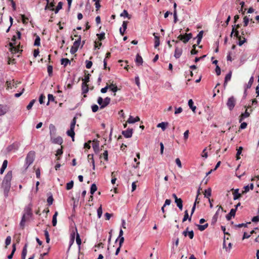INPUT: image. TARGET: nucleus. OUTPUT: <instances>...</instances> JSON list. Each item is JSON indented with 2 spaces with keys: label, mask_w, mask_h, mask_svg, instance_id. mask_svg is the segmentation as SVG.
Masks as SVG:
<instances>
[{
  "label": "nucleus",
  "mask_w": 259,
  "mask_h": 259,
  "mask_svg": "<svg viewBox=\"0 0 259 259\" xmlns=\"http://www.w3.org/2000/svg\"><path fill=\"white\" fill-rule=\"evenodd\" d=\"M250 113L247 111V109L246 110L244 113H242L240 116L239 122L241 123L242 121L245 118L249 117Z\"/></svg>",
  "instance_id": "nucleus-17"
},
{
  "label": "nucleus",
  "mask_w": 259,
  "mask_h": 259,
  "mask_svg": "<svg viewBox=\"0 0 259 259\" xmlns=\"http://www.w3.org/2000/svg\"><path fill=\"white\" fill-rule=\"evenodd\" d=\"M35 102V100H31L30 103H29V104L26 107V108L27 110H30L31 109L32 107L33 106L34 103Z\"/></svg>",
  "instance_id": "nucleus-53"
},
{
  "label": "nucleus",
  "mask_w": 259,
  "mask_h": 259,
  "mask_svg": "<svg viewBox=\"0 0 259 259\" xmlns=\"http://www.w3.org/2000/svg\"><path fill=\"white\" fill-rule=\"evenodd\" d=\"M90 74H88L87 75L84 76V78L82 79L83 82L82 84H87V83L89 82L90 79Z\"/></svg>",
  "instance_id": "nucleus-46"
},
{
  "label": "nucleus",
  "mask_w": 259,
  "mask_h": 259,
  "mask_svg": "<svg viewBox=\"0 0 259 259\" xmlns=\"http://www.w3.org/2000/svg\"><path fill=\"white\" fill-rule=\"evenodd\" d=\"M85 64H85L86 68L88 69L91 68L93 65L92 62L91 61H88V60H87L85 61Z\"/></svg>",
  "instance_id": "nucleus-55"
},
{
  "label": "nucleus",
  "mask_w": 259,
  "mask_h": 259,
  "mask_svg": "<svg viewBox=\"0 0 259 259\" xmlns=\"http://www.w3.org/2000/svg\"><path fill=\"white\" fill-rule=\"evenodd\" d=\"M97 187L95 184H93L91 185V189H90V193L93 195L94 193L97 191Z\"/></svg>",
  "instance_id": "nucleus-41"
},
{
  "label": "nucleus",
  "mask_w": 259,
  "mask_h": 259,
  "mask_svg": "<svg viewBox=\"0 0 259 259\" xmlns=\"http://www.w3.org/2000/svg\"><path fill=\"white\" fill-rule=\"evenodd\" d=\"M44 235L46 237V242L49 243L50 242V237H49V232L47 230H45L44 231Z\"/></svg>",
  "instance_id": "nucleus-49"
},
{
  "label": "nucleus",
  "mask_w": 259,
  "mask_h": 259,
  "mask_svg": "<svg viewBox=\"0 0 259 259\" xmlns=\"http://www.w3.org/2000/svg\"><path fill=\"white\" fill-rule=\"evenodd\" d=\"M182 49L176 47L175 48L174 56L176 59H179L182 54Z\"/></svg>",
  "instance_id": "nucleus-12"
},
{
  "label": "nucleus",
  "mask_w": 259,
  "mask_h": 259,
  "mask_svg": "<svg viewBox=\"0 0 259 259\" xmlns=\"http://www.w3.org/2000/svg\"><path fill=\"white\" fill-rule=\"evenodd\" d=\"M57 215H58V212L56 211L55 212L54 214L53 215V219H52V225L54 227L56 226L57 225Z\"/></svg>",
  "instance_id": "nucleus-28"
},
{
  "label": "nucleus",
  "mask_w": 259,
  "mask_h": 259,
  "mask_svg": "<svg viewBox=\"0 0 259 259\" xmlns=\"http://www.w3.org/2000/svg\"><path fill=\"white\" fill-rule=\"evenodd\" d=\"M192 35L190 33L189 34H186L185 35H180L178 38L180 40H182L184 43H186L192 38Z\"/></svg>",
  "instance_id": "nucleus-8"
},
{
  "label": "nucleus",
  "mask_w": 259,
  "mask_h": 259,
  "mask_svg": "<svg viewBox=\"0 0 259 259\" xmlns=\"http://www.w3.org/2000/svg\"><path fill=\"white\" fill-rule=\"evenodd\" d=\"M98 37L100 40H102L105 38V33L102 32L100 34H97Z\"/></svg>",
  "instance_id": "nucleus-56"
},
{
  "label": "nucleus",
  "mask_w": 259,
  "mask_h": 259,
  "mask_svg": "<svg viewBox=\"0 0 259 259\" xmlns=\"http://www.w3.org/2000/svg\"><path fill=\"white\" fill-rule=\"evenodd\" d=\"M236 104V99L233 96L229 98L227 102V106L230 110H232Z\"/></svg>",
  "instance_id": "nucleus-6"
},
{
  "label": "nucleus",
  "mask_w": 259,
  "mask_h": 259,
  "mask_svg": "<svg viewBox=\"0 0 259 259\" xmlns=\"http://www.w3.org/2000/svg\"><path fill=\"white\" fill-rule=\"evenodd\" d=\"M108 89H110L114 93H116L118 90L117 86L112 83L108 85Z\"/></svg>",
  "instance_id": "nucleus-29"
},
{
  "label": "nucleus",
  "mask_w": 259,
  "mask_h": 259,
  "mask_svg": "<svg viewBox=\"0 0 259 259\" xmlns=\"http://www.w3.org/2000/svg\"><path fill=\"white\" fill-rule=\"evenodd\" d=\"M232 76V72H229L225 76L224 84H227V82L230 80Z\"/></svg>",
  "instance_id": "nucleus-36"
},
{
  "label": "nucleus",
  "mask_w": 259,
  "mask_h": 259,
  "mask_svg": "<svg viewBox=\"0 0 259 259\" xmlns=\"http://www.w3.org/2000/svg\"><path fill=\"white\" fill-rule=\"evenodd\" d=\"M236 209H231L229 214L226 215V219L229 221L231 219L232 217H234L235 215Z\"/></svg>",
  "instance_id": "nucleus-16"
},
{
  "label": "nucleus",
  "mask_w": 259,
  "mask_h": 259,
  "mask_svg": "<svg viewBox=\"0 0 259 259\" xmlns=\"http://www.w3.org/2000/svg\"><path fill=\"white\" fill-rule=\"evenodd\" d=\"M189 130L186 131L184 133V139L186 141L189 137Z\"/></svg>",
  "instance_id": "nucleus-60"
},
{
  "label": "nucleus",
  "mask_w": 259,
  "mask_h": 259,
  "mask_svg": "<svg viewBox=\"0 0 259 259\" xmlns=\"http://www.w3.org/2000/svg\"><path fill=\"white\" fill-rule=\"evenodd\" d=\"M211 190L210 188H208L207 190H205L204 192V197H206L207 198H209V197L211 196Z\"/></svg>",
  "instance_id": "nucleus-33"
},
{
  "label": "nucleus",
  "mask_w": 259,
  "mask_h": 259,
  "mask_svg": "<svg viewBox=\"0 0 259 259\" xmlns=\"http://www.w3.org/2000/svg\"><path fill=\"white\" fill-rule=\"evenodd\" d=\"M77 50H78V48H75V47L72 46L70 49V52L71 54H74L77 51Z\"/></svg>",
  "instance_id": "nucleus-59"
},
{
  "label": "nucleus",
  "mask_w": 259,
  "mask_h": 259,
  "mask_svg": "<svg viewBox=\"0 0 259 259\" xmlns=\"http://www.w3.org/2000/svg\"><path fill=\"white\" fill-rule=\"evenodd\" d=\"M16 251V245L15 244H13V249H12V252L10 254H9L8 256V259H11L12 258L13 256V255H14V253L15 252V251Z\"/></svg>",
  "instance_id": "nucleus-44"
},
{
  "label": "nucleus",
  "mask_w": 259,
  "mask_h": 259,
  "mask_svg": "<svg viewBox=\"0 0 259 259\" xmlns=\"http://www.w3.org/2000/svg\"><path fill=\"white\" fill-rule=\"evenodd\" d=\"M168 124L167 122H162L157 124L158 127H160L162 130V131H164L166 128V125Z\"/></svg>",
  "instance_id": "nucleus-34"
},
{
  "label": "nucleus",
  "mask_w": 259,
  "mask_h": 259,
  "mask_svg": "<svg viewBox=\"0 0 259 259\" xmlns=\"http://www.w3.org/2000/svg\"><path fill=\"white\" fill-rule=\"evenodd\" d=\"M102 212H103V211H102V206L101 205L97 209V215H98V218H101L102 215Z\"/></svg>",
  "instance_id": "nucleus-47"
},
{
  "label": "nucleus",
  "mask_w": 259,
  "mask_h": 259,
  "mask_svg": "<svg viewBox=\"0 0 259 259\" xmlns=\"http://www.w3.org/2000/svg\"><path fill=\"white\" fill-rule=\"evenodd\" d=\"M76 122V118L75 117L73 118L72 120L71 121V124H70V130L67 131V135L68 136H70L72 138V140L73 141H74V136H75V133H74V128Z\"/></svg>",
  "instance_id": "nucleus-3"
},
{
  "label": "nucleus",
  "mask_w": 259,
  "mask_h": 259,
  "mask_svg": "<svg viewBox=\"0 0 259 259\" xmlns=\"http://www.w3.org/2000/svg\"><path fill=\"white\" fill-rule=\"evenodd\" d=\"M62 3L61 2H59L58 4V5L55 10V13L56 14L57 13L59 12V11L62 9Z\"/></svg>",
  "instance_id": "nucleus-50"
},
{
  "label": "nucleus",
  "mask_w": 259,
  "mask_h": 259,
  "mask_svg": "<svg viewBox=\"0 0 259 259\" xmlns=\"http://www.w3.org/2000/svg\"><path fill=\"white\" fill-rule=\"evenodd\" d=\"M28 220H27L26 219H25L24 218H22L21 219V222L20 223V226L22 228V229L24 228V226H25V222H26V221H27Z\"/></svg>",
  "instance_id": "nucleus-48"
},
{
  "label": "nucleus",
  "mask_w": 259,
  "mask_h": 259,
  "mask_svg": "<svg viewBox=\"0 0 259 259\" xmlns=\"http://www.w3.org/2000/svg\"><path fill=\"white\" fill-rule=\"evenodd\" d=\"M12 179V171H9L5 176L2 182V188L4 189V194L6 198L9 196L11 188V182Z\"/></svg>",
  "instance_id": "nucleus-1"
},
{
  "label": "nucleus",
  "mask_w": 259,
  "mask_h": 259,
  "mask_svg": "<svg viewBox=\"0 0 259 259\" xmlns=\"http://www.w3.org/2000/svg\"><path fill=\"white\" fill-rule=\"evenodd\" d=\"M40 45V39L39 36L37 35L35 37L34 45L36 46H39Z\"/></svg>",
  "instance_id": "nucleus-43"
},
{
  "label": "nucleus",
  "mask_w": 259,
  "mask_h": 259,
  "mask_svg": "<svg viewBox=\"0 0 259 259\" xmlns=\"http://www.w3.org/2000/svg\"><path fill=\"white\" fill-rule=\"evenodd\" d=\"M243 150V148L242 147H239L237 149V153H236V160H239L240 158V155L242 153V151Z\"/></svg>",
  "instance_id": "nucleus-40"
},
{
  "label": "nucleus",
  "mask_w": 259,
  "mask_h": 259,
  "mask_svg": "<svg viewBox=\"0 0 259 259\" xmlns=\"http://www.w3.org/2000/svg\"><path fill=\"white\" fill-rule=\"evenodd\" d=\"M154 36V47L156 48L157 47H158L160 45V40L159 36L155 35V34H153Z\"/></svg>",
  "instance_id": "nucleus-24"
},
{
  "label": "nucleus",
  "mask_w": 259,
  "mask_h": 259,
  "mask_svg": "<svg viewBox=\"0 0 259 259\" xmlns=\"http://www.w3.org/2000/svg\"><path fill=\"white\" fill-rule=\"evenodd\" d=\"M27 245L25 244L23 247L22 254H21V258L22 259H25L26 256L27 255Z\"/></svg>",
  "instance_id": "nucleus-21"
},
{
  "label": "nucleus",
  "mask_w": 259,
  "mask_h": 259,
  "mask_svg": "<svg viewBox=\"0 0 259 259\" xmlns=\"http://www.w3.org/2000/svg\"><path fill=\"white\" fill-rule=\"evenodd\" d=\"M175 202L177 203V205L179 208V209L182 210L183 209V201L182 199L179 198L177 199L175 201Z\"/></svg>",
  "instance_id": "nucleus-23"
},
{
  "label": "nucleus",
  "mask_w": 259,
  "mask_h": 259,
  "mask_svg": "<svg viewBox=\"0 0 259 259\" xmlns=\"http://www.w3.org/2000/svg\"><path fill=\"white\" fill-rule=\"evenodd\" d=\"M75 232L76 233V242L77 244L78 245V246L79 247L80 245H81V239L80 238L79 234L77 233L76 228H75Z\"/></svg>",
  "instance_id": "nucleus-27"
},
{
  "label": "nucleus",
  "mask_w": 259,
  "mask_h": 259,
  "mask_svg": "<svg viewBox=\"0 0 259 259\" xmlns=\"http://www.w3.org/2000/svg\"><path fill=\"white\" fill-rule=\"evenodd\" d=\"M217 207H218L219 208L212 218L211 225H214L216 223L220 212L223 211V208L221 206L218 205Z\"/></svg>",
  "instance_id": "nucleus-7"
},
{
  "label": "nucleus",
  "mask_w": 259,
  "mask_h": 259,
  "mask_svg": "<svg viewBox=\"0 0 259 259\" xmlns=\"http://www.w3.org/2000/svg\"><path fill=\"white\" fill-rule=\"evenodd\" d=\"M208 225L207 223L204 225H197L198 228L199 230H200V231H204L208 227Z\"/></svg>",
  "instance_id": "nucleus-38"
},
{
  "label": "nucleus",
  "mask_w": 259,
  "mask_h": 259,
  "mask_svg": "<svg viewBox=\"0 0 259 259\" xmlns=\"http://www.w3.org/2000/svg\"><path fill=\"white\" fill-rule=\"evenodd\" d=\"M9 110L7 105L0 104V116L4 115Z\"/></svg>",
  "instance_id": "nucleus-10"
},
{
  "label": "nucleus",
  "mask_w": 259,
  "mask_h": 259,
  "mask_svg": "<svg viewBox=\"0 0 259 259\" xmlns=\"http://www.w3.org/2000/svg\"><path fill=\"white\" fill-rule=\"evenodd\" d=\"M102 156L103 157H104V159L106 160V161H108V151L107 150H105L103 154H102Z\"/></svg>",
  "instance_id": "nucleus-63"
},
{
  "label": "nucleus",
  "mask_w": 259,
  "mask_h": 259,
  "mask_svg": "<svg viewBox=\"0 0 259 259\" xmlns=\"http://www.w3.org/2000/svg\"><path fill=\"white\" fill-rule=\"evenodd\" d=\"M53 198L52 196H49L47 199V202L48 203L49 205H52L53 202Z\"/></svg>",
  "instance_id": "nucleus-62"
},
{
  "label": "nucleus",
  "mask_w": 259,
  "mask_h": 259,
  "mask_svg": "<svg viewBox=\"0 0 259 259\" xmlns=\"http://www.w3.org/2000/svg\"><path fill=\"white\" fill-rule=\"evenodd\" d=\"M176 163L179 168L182 167V163L179 158H178L176 159Z\"/></svg>",
  "instance_id": "nucleus-64"
},
{
  "label": "nucleus",
  "mask_w": 259,
  "mask_h": 259,
  "mask_svg": "<svg viewBox=\"0 0 259 259\" xmlns=\"http://www.w3.org/2000/svg\"><path fill=\"white\" fill-rule=\"evenodd\" d=\"M73 184L74 183L73 181H71L69 183H67L66 187V189L68 190L71 189L73 187Z\"/></svg>",
  "instance_id": "nucleus-45"
},
{
  "label": "nucleus",
  "mask_w": 259,
  "mask_h": 259,
  "mask_svg": "<svg viewBox=\"0 0 259 259\" xmlns=\"http://www.w3.org/2000/svg\"><path fill=\"white\" fill-rule=\"evenodd\" d=\"M7 165H8V161L7 160H5L3 161L2 166L1 168V169H0V174L1 175L4 173L5 169L7 168Z\"/></svg>",
  "instance_id": "nucleus-20"
},
{
  "label": "nucleus",
  "mask_w": 259,
  "mask_h": 259,
  "mask_svg": "<svg viewBox=\"0 0 259 259\" xmlns=\"http://www.w3.org/2000/svg\"><path fill=\"white\" fill-rule=\"evenodd\" d=\"M187 219H188L189 221L190 222L191 221V216L190 218H189L188 210H186L185 211V214L183 219V222H185Z\"/></svg>",
  "instance_id": "nucleus-37"
},
{
  "label": "nucleus",
  "mask_w": 259,
  "mask_h": 259,
  "mask_svg": "<svg viewBox=\"0 0 259 259\" xmlns=\"http://www.w3.org/2000/svg\"><path fill=\"white\" fill-rule=\"evenodd\" d=\"M11 242V237L10 236L7 237L5 240V244L6 246L10 245Z\"/></svg>",
  "instance_id": "nucleus-54"
},
{
  "label": "nucleus",
  "mask_w": 259,
  "mask_h": 259,
  "mask_svg": "<svg viewBox=\"0 0 259 259\" xmlns=\"http://www.w3.org/2000/svg\"><path fill=\"white\" fill-rule=\"evenodd\" d=\"M93 149L96 152L99 151V144L98 142H96L93 145Z\"/></svg>",
  "instance_id": "nucleus-42"
},
{
  "label": "nucleus",
  "mask_w": 259,
  "mask_h": 259,
  "mask_svg": "<svg viewBox=\"0 0 259 259\" xmlns=\"http://www.w3.org/2000/svg\"><path fill=\"white\" fill-rule=\"evenodd\" d=\"M243 189H244V190L242 191V194H245V193H246L247 192H248L250 189H249V185H247V186H245L243 187Z\"/></svg>",
  "instance_id": "nucleus-58"
},
{
  "label": "nucleus",
  "mask_w": 259,
  "mask_h": 259,
  "mask_svg": "<svg viewBox=\"0 0 259 259\" xmlns=\"http://www.w3.org/2000/svg\"><path fill=\"white\" fill-rule=\"evenodd\" d=\"M47 71L50 76H52L53 73V67L52 66H48L47 68Z\"/></svg>",
  "instance_id": "nucleus-52"
},
{
  "label": "nucleus",
  "mask_w": 259,
  "mask_h": 259,
  "mask_svg": "<svg viewBox=\"0 0 259 259\" xmlns=\"http://www.w3.org/2000/svg\"><path fill=\"white\" fill-rule=\"evenodd\" d=\"M122 134L123 136L126 138H131L133 135V130L128 128L125 131H122Z\"/></svg>",
  "instance_id": "nucleus-11"
},
{
  "label": "nucleus",
  "mask_w": 259,
  "mask_h": 259,
  "mask_svg": "<svg viewBox=\"0 0 259 259\" xmlns=\"http://www.w3.org/2000/svg\"><path fill=\"white\" fill-rule=\"evenodd\" d=\"M111 99L109 97H106L104 100L101 97H98L97 100L98 104L100 106V108L103 109L109 104Z\"/></svg>",
  "instance_id": "nucleus-4"
},
{
  "label": "nucleus",
  "mask_w": 259,
  "mask_h": 259,
  "mask_svg": "<svg viewBox=\"0 0 259 259\" xmlns=\"http://www.w3.org/2000/svg\"><path fill=\"white\" fill-rule=\"evenodd\" d=\"M35 155V153L33 151H31L27 154L26 157V165H27V167L33 162Z\"/></svg>",
  "instance_id": "nucleus-5"
},
{
  "label": "nucleus",
  "mask_w": 259,
  "mask_h": 259,
  "mask_svg": "<svg viewBox=\"0 0 259 259\" xmlns=\"http://www.w3.org/2000/svg\"><path fill=\"white\" fill-rule=\"evenodd\" d=\"M80 42H81V36L79 35L78 36V38L77 39V40H75L74 43H73V47H75V48H77L78 49L79 47V45L80 44Z\"/></svg>",
  "instance_id": "nucleus-26"
},
{
  "label": "nucleus",
  "mask_w": 259,
  "mask_h": 259,
  "mask_svg": "<svg viewBox=\"0 0 259 259\" xmlns=\"http://www.w3.org/2000/svg\"><path fill=\"white\" fill-rule=\"evenodd\" d=\"M253 80H254V77L253 76H252L250 79H249V80L248 81V82L247 83V84H245V85H244V89L245 90H247L248 89H250L253 83Z\"/></svg>",
  "instance_id": "nucleus-18"
},
{
  "label": "nucleus",
  "mask_w": 259,
  "mask_h": 259,
  "mask_svg": "<svg viewBox=\"0 0 259 259\" xmlns=\"http://www.w3.org/2000/svg\"><path fill=\"white\" fill-rule=\"evenodd\" d=\"M120 17H126L129 19L131 18V16L128 14L127 11L126 10H124L123 12L120 14Z\"/></svg>",
  "instance_id": "nucleus-30"
},
{
  "label": "nucleus",
  "mask_w": 259,
  "mask_h": 259,
  "mask_svg": "<svg viewBox=\"0 0 259 259\" xmlns=\"http://www.w3.org/2000/svg\"><path fill=\"white\" fill-rule=\"evenodd\" d=\"M232 190H233V199L234 200L238 199L239 198H240L241 197V194H240L239 192V189H233Z\"/></svg>",
  "instance_id": "nucleus-13"
},
{
  "label": "nucleus",
  "mask_w": 259,
  "mask_h": 259,
  "mask_svg": "<svg viewBox=\"0 0 259 259\" xmlns=\"http://www.w3.org/2000/svg\"><path fill=\"white\" fill-rule=\"evenodd\" d=\"M250 20L251 21L252 19H250L249 16H245L243 18L244 26H247Z\"/></svg>",
  "instance_id": "nucleus-35"
},
{
  "label": "nucleus",
  "mask_w": 259,
  "mask_h": 259,
  "mask_svg": "<svg viewBox=\"0 0 259 259\" xmlns=\"http://www.w3.org/2000/svg\"><path fill=\"white\" fill-rule=\"evenodd\" d=\"M118 238L119 239V246H122V244H123V241H124V237H118V238L117 239H116V242H117V241Z\"/></svg>",
  "instance_id": "nucleus-57"
},
{
  "label": "nucleus",
  "mask_w": 259,
  "mask_h": 259,
  "mask_svg": "<svg viewBox=\"0 0 259 259\" xmlns=\"http://www.w3.org/2000/svg\"><path fill=\"white\" fill-rule=\"evenodd\" d=\"M140 120V118L138 116H136V117H134L132 116H130L127 122L129 123H134L137 121Z\"/></svg>",
  "instance_id": "nucleus-14"
},
{
  "label": "nucleus",
  "mask_w": 259,
  "mask_h": 259,
  "mask_svg": "<svg viewBox=\"0 0 259 259\" xmlns=\"http://www.w3.org/2000/svg\"><path fill=\"white\" fill-rule=\"evenodd\" d=\"M202 35H203V31H200L198 33V34H197V45L200 44V42L201 40L202 37Z\"/></svg>",
  "instance_id": "nucleus-39"
},
{
  "label": "nucleus",
  "mask_w": 259,
  "mask_h": 259,
  "mask_svg": "<svg viewBox=\"0 0 259 259\" xmlns=\"http://www.w3.org/2000/svg\"><path fill=\"white\" fill-rule=\"evenodd\" d=\"M61 64L66 67L68 64H70V61L67 58H62L61 60Z\"/></svg>",
  "instance_id": "nucleus-25"
},
{
  "label": "nucleus",
  "mask_w": 259,
  "mask_h": 259,
  "mask_svg": "<svg viewBox=\"0 0 259 259\" xmlns=\"http://www.w3.org/2000/svg\"><path fill=\"white\" fill-rule=\"evenodd\" d=\"M136 63L137 65H142L143 63V59L142 57L138 54L136 56Z\"/></svg>",
  "instance_id": "nucleus-19"
},
{
  "label": "nucleus",
  "mask_w": 259,
  "mask_h": 259,
  "mask_svg": "<svg viewBox=\"0 0 259 259\" xmlns=\"http://www.w3.org/2000/svg\"><path fill=\"white\" fill-rule=\"evenodd\" d=\"M48 102L47 103V105H49L50 102H53L54 101V97L52 94H49L48 95Z\"/></svg>",
  "instance_id": "nucleus-51"
},
{
  "label": "nucleus",
  "mask_w": 259,
  "mask_h": 259,
  "mask_svg": "<svg viewBox=\"0 0 259 259\" xmlns=\"http://www.w3.org/2000/svg\"><path fill=\"white\" fill-rule=\"evenodd\" d=\"M49 130L50 135L52 136L53 135H55L56 133V127L53 124H50L49 125Z\"/></svg>",
  "instance_id": "nucleus-22"
},
{
  "label": "nucleus",
  "mask_w": 259,
  "mask_h": 259,
  "mask_svg": "<svg viewBox=\"0 0 259 259\" xmlns=\"http://www.w3.org/2000/svg\"><path fill=\"white\" fill-rule=\"evenodd\" d=\"M188 105H189L190 108L191 109L193 112H195V111L196 109V106L193 105V101L192 99H190L188 101Z\"/></svg>",
  "instance_id": "nucleus-31"
},
{
  "label": "nucleus",
  "mask_w": 259,
  "mask_h": 259,
  "mask_svg": "<svg viewBox=\"0 0 259 259\" xmlns=\"http://www.w3.org/2000/svg\"><path fill=\"white\" fill-rule=\"evenodd\" d=\"M51 140L52 141V142L55 144H58L61 145L63 143V139L60 136H59L57 138H52L51 137Z\"/></svg>",
  "instance_id": "nucleus-15"
},
{
  "label": "nucleus",
  "mask_w": 259,
  "mask_h": 259,
  "mask_svg": "<svg viewBox=\"0 0 259 259\" xmlns=\"http://www.w3.org/2000/svg\"><path fill=\"white\" fill-rule=\"evenodd\" d=\"M20 39L21 38V32L19 31L17 32V36L14 35L12 38V42H10L9 45L11 47L10 51L12 53H19L20 50L19 48V45L16 46V38ZM22 51L21 50V52Z\"/></svg>",
  "instance_id": "nucleus-2"
},
{
  "label": "nucleus",
  "mask_w": 259,
  "mask_h": 259,
  "mask_svg": "<svg viewBox=\"0 0 259 259\" xmlns=\"http://www.w3.org/2000/svg\"><path fill=\"white\" fill-rule=\"evenodd\" d=\"M81 90L82 94H85L87 93L89 91V87L88 84H82Z\"/></svg>",
  "instance_id": "nucleus-32"
},
{
  "label": "nucleus",
  "mask_w": 259,
  "mask_h": 259,
  "mask_svg": "<svg viewBox=\"0 0 259 259\" xmlns=\"http://www.w3.org/2000/svg\"><path fill=\"white\" fill-rule=\"evenodd\" d=\"M32 214L31 208L30 207H27L24 209L22 217L25 219H26L27 220H29V218L31 217Z\"/></svg>",
  "instance_id": "nucleus-9"
},
{
  "label": "nucleus",
  "mask_w": 259,
  "mask_h": 259,
  "mask_svg": "<svg viewBox=\"0 0 259 259\" xmlns=\"http://www.w3.org/2000/svg\"><path fill=\"white\" fill-rule=\"evenodd\" d=\"M99 109V107L98 105L95 104L92 106V110L93 112H97Z\"/></svg>",
  "instance_id": "nucleus-61"
}]
</instances>
